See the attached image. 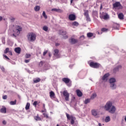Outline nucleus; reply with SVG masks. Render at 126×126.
Here are the masks:
<instances>
[{"instance_id":"obj_1","label":"nucleus","mask_w":126,"mask_h":126,"mask_svg":"<svg viewBox=\"0 0 126 126\" xmlns=\"http://www.w3.org/2000/svg\"><path fill=\"white\" fill-rule=\"evenodd\" d=\"M104 109L106 111H109V113H110V114H115V112H116V107L113 106V103L111 101L106 103Z\"/></svg>"},{"instance_id":"obj_2","label":"nucleus","mask_w":126,"mask_h":126,"mask_svg":"<svg viewBox=\"0 0 126 126\" xmlns=\"http://www.w3.org/2000/svg\"><path fill=\"white\" fill-rule=\"evenodd\" d=\"M21 31H22V27L19 26H16L15 29L13 30V32L14 33L12 34L13 36L14 37H16V35L18 36L19 34H20V32H21Z\"/></svg>"},{"instance_id":"obj_3","label":"nucleus","mask_w":126,"mask_h":126,"mask_svg":"<svg viewBox=\"0 0 126 126\" xmlns=\"http://www.w3.org/2000/svg\"><path fill=\"white\" fill-rule=\"evenodd\" d=\"M66 116L67 118V120H68L69 121H70L71 125H74V121H75L76 118L75 117H73L72 115H69V114L66 113Z\"/></svg>"},{"instance_id":"obj_4","label":"nucleus","mask_w":126,"mask_h":126,"mask_svg":"<svg viewBox=\"0 0 126 126\" xmlns=\"http://www.w3.org/2000/svg\"><path fill=\"white\" fill-rule=\"evenodd\" d=\"M116 81V79L115 78H111L109 80V82L110 83V87L112 89H116V86L115 85V82Z\"/></svg>"},{"instance_id":"obj_5","label":"nucleus","mask_w":126,"mask_h":126,"mask_svg":"<svg viewBox=\"0 0 126 126\" xmlns=\"http://www.w3.org/2000/svg\"><path fill=\"white\" fill-rule=\"evenodd\" d=\"M27 37L28 39H30L32 42H33V41H35L36 40V34L33 33L31 32L29 33Z\"/></svg>"},{"instance_id":"obj_6","label":"nucleus","mask_w":126,"mask_h":126,"mask_svg":"<svg viewBox=\"0 0 126 126\" xmlns=\"http://www.w3.org/2000/svg\"><path fill=\"white\" fill-rule=\"evenodd\" d=\"M84 15L86 17V21L88 22H90L91 21V19L90 18V17H89V11H88V10H84Z\"/></svg>"},{"instance_id":"obj_7","label":"nucleus","mask_w":126,"mask_h":126,"mask_svg":"<svg viewBox=\"0 0 126 126\" xmlns=\"http://www.w3.org/2000/svg\"><path fill=\"white\" fill-rule=\"evenodd\" d=\"M90 66L93 68H99L100 67V63L91 62L90 63Z\"/></svg>"},{"instance_id":"obj_8","label":"nucleus","mask_w":126,"mask_h":126,"mask_svg":"<svg viewBox=\"0 0 126 126\" xmlns=\"http://www.w3.org/2000/svg\"><path fill=\"white\" fill-rule=\"evenodd\" d=\"M63 94L65 98V101H69V94L67 93V91H64Z\"/></svg>"},{"instance_id":"obj_9","label":"nucleus","mask_w":126,"mask_h":126,"mask_svg":"<svg viewBox=\"0 0 126 126\" xmlns=\"http://www.w3.org/2000/svg\"><path fill=\"white\" fill-rule=\"evenodd\" d=\"M113 6L114 8H116V7H119V8H123V6L122 4H121V2H115L113 4Z\"/></svg>"},{"instance_id":"obj_10","label":"nucleus","mask_w":126,"mask_h":126,"mask_svg":"<svg viewBox=\"0 0 126 126\" xmlns=\"http://www.w3.org/2000/svg\"><path fill=\"white\" fill-rule=\"evenodd\" d=\"M68 19L70 20V21H74V20L76 19V16L73 14H71L68 16Z\"/></svg>"},{"instance_id":"obj_11","label":"nucleus","mask_w":126,"mask_h":126,"mask_svg":"<svg viewBox=\"0 0 126 126\" xmlns=\"http://www.w3.org/2000/svg\"><path fill=\"white\" fill-rule=\"evenodd\" d=\"M69 42L70 43V44H72V45L74 44H76V43L78 42V40L75 39L74 38H71L69 39Z\"/></svg>"},{"instance_id":"obj_12","label":"nucleus","mask_w":126,"mask_h":126,"mask_svg":"<svg viewBox=\"0 0 126 126\" xmlns=\"http://www.w3.org/2000/svg\"><path fill=\"white\" fill-rule=\"evenodd\" d=\"M61 35H62L63 36V38L64 39H67L68 38V36L66 35V32L61 30L60 32Z\"/></svg>"},{"instance_id":"obj_13","label":"nucleus","mask_w":126,"mask_h":126,"mask_svg":"<svg viewBox=\"0 0 126 126\" xmlns=\"http://www.w3.org/2000/svg\"><path fill=\"white\" fill-rule=\"evenodd\" d=\"M110 76V74L109 73H107L102 77V80L103 81H107L108 80V77Z\"/></svg>"},{"instance_id":"obj_14","label":"nucleus","mask_w":126,"mask_h":126,"mask_svg":"<svg viewBox=\"0 0 126 126\" xmlns=\"http://www.w3.org/2000/svg\"><path fill=\"white\" fill-rule=\"evenodd\" d=\"M62 81L63 82H64L66 84H67L68 83H69L70 82V79H68V78H63L62 79Z\"/></svg>"},{"instance_id":"obj_15","label":"nucleus","mask_w":126,"mask_h":126,"mask_svg":"<svg viewBox=\"0 0 126 126\" xmlns=\"http://www.w3.org/2000/svg\"><path fill=\"white\" fill-rule=\"evenodd\" d=\"M0 112L2 113V114H6V107L2 106V108L0 109Z\"/></svg>"},{"instance_id":"obj_16","label":"nucleus","mask_w":126,"mask_h":126,"mask_svg":"<svg viewBox=\"0 0 126 126\" xmlns=\"http://www.w3.org/2000/svg\"><path fill=\"white\" fill-rule=\"evenodd\" d=\"M76 94H77L78 97H82L83 94H82V92H81V91L80 90H77L76 91Z\"/></svg>"},{"instance_id":"obj_17","label":"nucleus","mask_w":126,"mask_h":126,"mask_svg":"<svg viewBox=\"0 0 126 126\" xmlns=\"http://www.w3.org/2000/svg\"><path fill=\"white\" fill-rule=\"evenodd\" d=\"M14 51L16 53H17V54H20V53H21V48L20 47H17L15 48Z\"/></svg>"},{"instance_id":"obj_18","label":"nucleus","mask_w":126,"mask_h":126,"mask_svg":"<svg viewBox=\"0 0 126 126\" xmlns=\"http://www.w3.org/2000/svg\"><path fill=\"white\" fill-rule=\"evenodd\" d=\"M122 68V66L121 65H119L117 67H116V68H115L114 69H113V72L114 73H116V72H117V71H119V68Z\"/></svg>"},{"instance_id":"obj_19","label":"nucleus","mask_w":126,"mask_h":126,"mask_svg":"<svg viewBox=\"0 0 126 126\" xmlns=\"http://www.w3.org/2000/svg\"><path fill=\"white\" fill-rule=\"evenodd\" d=\"M52 11H56V12H63V10L60 9L53 8L52 9Z\"/></svg>"},{"instance_id":"obj_20","label":"nucleus","mask_w":126,"mask_h":126,"mask_svg":"<svg viewBox=\"0 0 126 126\" xmlns=\"http://www.w3.org/2000/svg\"><path fill=\"white\" fill-rule=\"evenodd\" d=\"M34 120H35V121H41V118L40 117V116H39V114H37V115L36 116L34 117Z\"/></svg>"},{"instance_id":"obj_21","label":"nucleus","mask_w":126,"mask_h":126,"mask_svg":"<svg viewBox=\"0 0 126 126\" xmlns=\"http://www.w3.org/2000/svg\"><path fill=\"white\" fill-rule=\"evenodd\" d=\"M118 18H119V19L123 20V19H124V14H123V13L119 14Z\"/></svg>"},{"instance_id":"obj_22","label":"nucleus","mask_w":126,"mask_h":126,"mask_svg":"<svg viewBox=\"0 0 126 126\" xmlns=\"http://www.w3.org/2000/svg\"><path fill=\"white\" fill-rule=\"evenodd\" d=\"M102 18L103 19H104V20H107V19H109V15H108V14H105V15L102 16Z\"/></svg>"},{"instance_id":"obj_23","label":"nucleus","mask_w":126,"mask_h":126,"mask_svg":"<svg viewBox=\"0 0 126 126\" xmlns=\"http://www.w3.org/2000/svg\"><path fill=\"white\" fill-rule=\"evenodd\" d=\"M92 114L93 116L96 117V116H97V111H96L95 110H93L92 111Z\"/></svg>"},{"instance_id":"obj_24","label":"nucleus","mask_w":126,"mask_h":126,"mask_svg":"<svg viewBox=\"0 0 126 126\" xmlns=\"http://www.w3.org/2000/svg\"><path fill=\"white\" fill-rule=\"evenodd\" d=\"M40 81H41V79H40V78H37L33 80V83H38V82H40Z\"/></svg>"},{"instance_id":"obj_25","label":"nucleus","mask_w":126,"mask_h":126,"mask_svg":"<svg viewBox=\"0 0 126 126\" xmlns=\"http://www.w3.org/2000/svg\"><path fill=\"white\" fill-rule=\"evenodd\" d=\"M110 121H111V118L110 117V116H107L105 118V123H109Z\"/></svg>"},{"instance_id":"obj_26","label":"nucleus","mask_w":126,"mask_h":126,"mask_svg":"<svg viewBox=\"0 0 126 126\" xmlns=\"http://www.w3.org/2000/svg\"><path fill=\"white\" fill-rule=\"evenodd\" d=\"M40 6L36 5L34 7V10L35 11H39V10H40Z\"/></svg>"},{"instance_id":"obj_27","label":"nucleus","mask_w":126,"mask_h":126,"mask_svg":"<svg viewBox=\"0 0 126 126\" xmlns=\"http://www.w3.org/2000/svg\"><path fill=\"white\" fill-rule=\"evenodd\" d=\"M87 36L88 38H91V37H93V33L92 32H88L87 34Z\"/></svg>"},{"instance_id":"obj_28","label":"nucleus","mask_w":126,"mask_h":126,"mask_svg":"<svg viewBox=\"0 0 126 126\" xmlns=\"http://www.w3.org/2000/svg\"><path fill=\"white\" fill-rule=\"evenodd\" d=\"M96 96H97V94H95V93L93 94L91 96V98L90 99L91 100H93L94 98H96Z\"/></svg>"},{"instance_id":"obj_29","label":"nucleus","mask_w":126,"mask_h":126,"mask_svg":"<svg viewBox=\"0 0 126 126\" xmlns=\"http://www.w3.org/2000/svg\"><path fill=\"white\" fill-rule=\"evenodd\" d=\"M16 102H17V100H16V99H15L14 101H11L9 102V104H10V105H16Z\"/></svg>"},{"instance_id":"obj_30","label":"nucleus","mask_w":126,"mask_h":126,"mask_svg":"<svg viewBox=\"0 0 126 126\" xmlns=\"http://www.w3.org/2000/svg\"><path fill=\"white\" fill-rule=\"evenodd\" d=\"M72 26H78V25H79V24H78V22L75 21L72 23Z\"/></svg>"},{"instance_id":"obj_31","label":"nucleus","mask_w":126,"mask_h":126,"mask_svg":"<svg viewBox=\"0 0 126 126\" xmlns=\"http://www.w3.org/2000/svg\"><path fill=\"white\" fill-rule=\"evenodd\" d=\"M29 109H30V103L28 102L26 105L25 109L29 110Z\"/></svg>"},{"instance_id":"obj_32","label":"nucleus","mask_w":126,"mask_h":126,"mask_svg":"<svg viewBox=\"0 0 126 126\" xmlns=\"http://www.w3.org/2000/svg\"><path fill=\"white\" fill-rule=\"evenodd\" d=\"M42 15H43V17L45 18V19H47V18H48V16H47V15H46V12H45V11H43Z\"/></svg>"},{"instance_id":"obj_33","label":"nucleus","mask_w":126,"mask_h":126,"mask_svg":"<svg viewBox=\"0 0 126 126\" xmlns=\"http://www.w3.org/2000/svg\"><path fill=\"white\" fill-rule=\"evenodd\" d=\"M55 96V93H54V92L51 91L50 92V97L51 98H53V97H54Z\"/></svg>"},{"instance_id":"obj_34","label":"nucleus","mask_w":126,"mask_h":126,"mask_svg":"<svg viewBox=\"0 0 126 126\" xmlns=\"http://www.w3.org/2000/svg\"><path fill=\"white\" fill-rule=\"evenodd\" d=\"M42 29L44 31H45L46 32H47V31H48L49 28L47 27V26H44L43 27Z\"/></svg>"},{"instance_id":"obj_35","label":"nucleus","mask_w":126,"mask_h":126,"mask_svg":"<svg viewBox=\"0 0 126 126\" xmlns=\"http://www.w3.org/2000/svg\"><path fill=\"white\" fill-rule=\"evenodd\" d=\"M59 50L58 49H55V50H54V56H58V55L59 54Z\"/></svg>"},{"instance_id":"obj_36","label":"nucleus","mask_w":126,"mask_h":126,"mask_svg":"<svg viewBox=\"0 0 126 126\" xmlns=\"http://www.w3.org/2000/svg\"><path fill=\"white\" fill-rule=\"evenodd\" d=\"M90 100H91V99H89V98H87V99H86L84 101V103L85 104H88V103H90Z\"/></svg>"},{"instance_id":"obj_37","label":"nucleus","mask_w":126,"mask_h":126,"mask_svg":"<svg viewBox=\"0 0 126 126\" xmlns=\"http://www.w3.org/2000/svg\"><path fill=\"white\" fill-rule=\"evenodd\" d=\"M101 32H107V31H108V29L103 28L101 29Z\"/></svg>"},{"instance_id":"obj_38","label":"nucleus","mask_w":126,"mask_h":126,"mask_svg":"<svg viewBox=\"0 0 126 126\" xmlns=\"http://www.w3.org/2000/svg\"><path fill=\"white\" fill-rule=\"evenodd\" d=\"M10 51H9V48H6L5 49V50H4V53L5 54H7V53H9Z\"/></svg>"},{"instance_id":"obj_39","label":"nucleus","mask_w":126,"mask_h":126,"mask_svg":"<svg viewBox=\"0 0 126 126\" xmlns=\"http://www.w3.org/2000/svg\"><path fill=\"white\" fill-rule=\"evenodd\" d=\"M43 115L44 118H46V119H49V116H48V114L46 113H43Z\"/></svg>"},{"instance_id":"obj_40","label":"nucleus","mask_w":126,"mask_h":126,"mask_svg":"<svg viewBox=\"0 0 126 126\" xmlns=\"http://www.w3.org/2000/svg\"><path fill=\"white\" fill-rule=\"evenodd\" d=\"M38 104V101H35L33 102V105L34 106V107H37V104Z\"/></svg>"},{"instance_id":"obj_41","label":"nucleus","mask_w":126,"mask_h":126,"mask_svg":"<svg viewBox=\"0 0 126 126\" xmlns=\"http://www.w3.org/2000/svg\"><path fill=\"white\" fill-rule=\"evenodd\" d=\"M31 57V55L30 54H26V59H29Z\"/></svg>"},{"instance_id":"obj_42","label":"nucleus","mask_w":126,"mask_h":126,"mask_svg":"<svg viewBox=\"0 0 126 126\" xmlns=\"http://www.w3.org/2000/svg\"><path fill=\"white\" fill-rule=\"evenodd\" d=\"M44 63L42 61H41L39 63V66H43V64Z\"/></svg>"},{"instance_id":"obj_43","label":"nucleus","mask_w":126,"mask_h":126,"mask_svg":"<svg viewBox=\"0 0 126 126\" xmlns=\"http://www.w3.org/2000/svg\"><path fill=\"white\" fill-rule=\"evenodd\" d=\"M2 99H3V100H6V99H7V95H3L2 96Z\"/></svg>"},{"instance_id":"obj_44","label":"nucleus","mask_w":126,"mask_h":126,"mask_svg":"<svg viewBox=\"0 0 126 126\" xmlns=\"http://www.w3.org/2000/svg\"><path fill=\"white\" fill-rule=\"evenodd\" d=\"M47 53H48V50H46V51H44L43 52V56H46V55L47 54Z\"/></svg>"},{"instance_id":"obj_45","label":"nucleus","mask_w":126,"mask_h":126,"mask_svg":"<svg viewBox=\"0 0 126 126\" xmlns=\"http://www.w3.org/2000/svg\"><path fill=\"white\" fill-rule=\"evenodd\" d=\"M30 62V60H25V63H29Z\"/></svg>"},{"instance_id":"obj_46","label":"nucleus","mask_w":126,"mask_h":126,"mask_svg":"<svg viewBox=\"0 0 126 126\" xmlns=\"http://www.w3.org/2000/svg\"><path fill=\"white\" fill-rule=\"evenodd\" d=\"M3 57L5 59H6L7 60H9L8 57H7L6 55H3Z\"/></svg>"},{"instance_id":"obj_47","label":"nucleus","mask_w":126,"mask_h":126,"mask_svg":"<svg viewBox=\"0 0 126 126\" xmlns=\"http://www.w3.org/2000/svg\"><path fill=\"white\" fill-rule=\"evenodd\" d=\"M2 124H3V125H6V122L5 121H3Z\"/></svg>"},{"instance_id":"obj_48","label":"nucleus","mask_w":126,"mask_h":126,"mask_svg":"<svg viewBox=\"0 0 126 126\" xmlns=\"http://www.w3.org/2000/svg\"><path fill=\"white\" fill-rule=\"evenodd\" d=\"M9 55L10 56H12V52H11V51H9Z\"/></svg>"},{"instance_id":"obj_49","label":"nucleus","mask_w":126,"mask_h":126,"mask_svg":"<svg viewBox=\"0 0 126 126\" xmlns=\"http://www.w3.org/2000/svg\"><path fill=\"white\" fill-rule=\"evenodd\" d=\"M81 38H83V39H85V37L84 36V35H82L81 36Z\"/></svg>"},{"instance_id":"obj_50","label":"nucleus","mask_w":126,"mask_h":126,"mask_svg":"<svg viewBox=\"0 0 126 126\" xmlns=\"http://www.w3.org/2000/svg\"><path fill=\"white\" fill-rule=\"evenodd\" d=\"M2 20V17L0 16V21H1Z\"/></svg>"},{"instance_id":"obj_51","label":"nucleus","mask_w":126,"mask_h":126,"mask_svg":"<svg viewBox=\"0 0 126 126\" xmlns=\"http://www.w3.org/2000/svg\"><path fill=\"white\" fill-rule=\"evenodd\" d=\"M56 46L58 47V46H60V44L59 43H56Z\"/></svg>"},{"instance_id":"obj_52","label":"nucleus","mask_w":126,"mask_h":126,"mask_svg":"<svg viewBox=\"0 0 126 126\" xmlns=\"http://www.w3.org/2000/svg\"><path fill=\"white\" fill-rule=\"evenodd\" d=\"M73 1V0H70V3H72Z\"/></svg>"},{"instance_id":"obj_53","label":"nucleus","mask_w":126,"mask_h":126,"mask_svg":"<svg viewBox=\"0 0 126 126\" xmlns=\"http://www.w3.org/2000/svg\"><path fill=\"white\" fill-rule=\"evenodd\" d=\"M15 20V19L14 18L11 19V20Z\"/></svg>"},{"instance_id":"obj_54","label":"nucleus","mask_w":126,"mask_h":126,"mask_svg":"<svg viewBox=\"0 0 126 126\" xmlns=\"http://www.w3.org/2000/svg\"><path fill=\"white\" fill-rule=\"evenodd\" d=\"M98 126H102V125H101L100 123H99V124H98Z\"/></svg>"},{"instance_id":"obj_55","label":"nucleus","mask_w":126,"mask_h":126,"mask_svg":"<svg viewBox=\"0 0 126 126\" xmlns=\"http://www.w3.org/2000/svg\"><path fill=\"white\" fill-rule=\"evenodd\" d=\"M43 108H45V104H43Z\"/></svg>"},{"instance_id":"obj_56","label":"nucleus","mask_w":126,"mask_h":126,"mask_svg":"<svg viewBox=\"0 0 126 126\" xmlns=\"http://www.w3.org/2000/svg\"><path fill=\"white\" fill-rule=\"evenodd\" d=\"M98 35H100V32H97Z\"/></svg>"},{"instance_id":"obj_57","label":"nucleus","mask_w":126,"mask_h":126,"mask_svg":"<svg viewBox=\"0 0 126 126\" xmlns=\"http://www.w3.org/2000/svg\"><path fill=\"white\" fill-rule=\"evenodd\" d=\"M56 126H60V125H59V124H57Z\"/></svg>"},{"instance_id":"obj_58","label":"nucleus","mask_w":126,"mask_h":126,"mask_svg":"<svg viewBox=\"0 0 126 126\" xmlns=\"http://www.w3.org/2000/svg\"><path fill=\"white\" fill-rule=\"evenodd\" d=\"M49 57H51V54H49Z\"/></svg>"},{"instance_id":"obj_59","label":"nucleus","mask_w":126,"mask_h":126,"mask_svg":"<svg viewBox=\"0 0 126 126\" xmlns=\"http://www.w3.org/2000/svg\"><path fill=\"white\" fill-rule=\"evenodd\" d=\"M41 112H42V113H43L44 111L42 110Z\"/></svg>"},{"instance_id":"obj_60","label":"nucleus","mask_w":126,"mask_h":126,"mask_svg":"<svg viewBox=\"0 0 126 126\" xmlns=\"http://www.w3.org/2000/svg\"><path fill=\"white\" fill-rule=\"evenodd\" d=\"M100 8H102V6L100 7Z\"/></svg>"}]
</instances>
